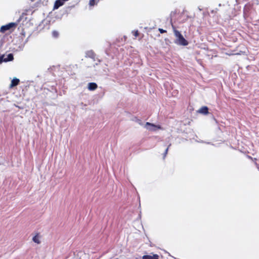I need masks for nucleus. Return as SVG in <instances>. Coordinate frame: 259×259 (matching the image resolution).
Instances as JSON below:
<instances>
[{"instance_id":"obj_4","label":"nucleus","mask_w":259,"mask_h":259,"mask_svg":"<svg viewBox=\"0 0 259 259\" xmlns=\"http://www.w3.org/2000/svg\"><path fill=\"white\" fill-rule=\"evenodd\" d=\"M13 59V55L12 53L9 54L7 56L5 55H1V62L12 61Z\"/></svg>"},{"instance_id":"obj_7","label":"nucleus","mask_w":259,"mask_h":259,"mask_svg":"<svg viewBox=\"0 0 259 259\" xmlns=\"http://www.w3.org/2000/svg\"><path fill=\"white\" fill-rule=\"evenodd\" d=\"M198 112L204 115H207L208 114V108L206 106H203L199 109Z\"/></svg>"},{"instance_id":"obj_8","label":"nucleus","mask_w":259,"mask_h":259,"mask_svg":"<svg viewBox=\"0 0 259 259\" xmlns=\"http://www.w3.org/2000/svg\"><path fill=\"white\" fill-rule=\"evenodd\" d=\"M142 259H159V255L157 254H154L153 255H144L142 257Z\"/></svg>"},{"instance_id":"obj_10","label":"nucleus","mask_w":259,"mask_h":259,"mask_svg":"<svg viewBox=\"0 0 259 259\" xmlns=\"http://www.w3.org/2000/svg\"><path fill=\"white\" fill-rule=\"evenodd\" d=\"M40 236L39 233H37L32 238L33 242L37 244H40V241L39 240Z\"/></svg>"},{"instance_id":"obj_11","label":"nucleus","mask_w":259,"mask_h":259,"mask_svg":"<svg viewBox=\"0 0 259 259\" xmlns=\"http://www.w3.org/2000/svg\"><path fill=\"white\" fill-rule=\"evenodd\" d=\"M27 15L26 12L23 13L20 16L19 18L17 20L16 22H18V24L19 23V22L23 19H25V20H26L27 17H26Z\"/></svg>"},{"instance_id":"obj_5","label":"nucleus","mask_w":259,"mask_h":259,"mask_svg":"<svg viewBox=\"0 0 259 259\" xmlns=\"http://www.w3.org/2000/svg\"><path fill=\"white\" fill-rule=\"evenodd\" d=\"M64 1L63 0H56L54 5V9H57L60 7L63 6L64 5Z\"/></svg>"},{"instance_id":"obj_17","label":"nucleus","mask_w":259,"mask_h":259,"mask_svg":"<svg viewBox=\"0 0 259 259\" xmlns=\"http://www.w3.org/2000/svg\"><path fill=\"white\" fill-rule=\"evenodd\" d=\"M247 7L248 6L247 5H245V6L244 7V12L246 10Z\"/></svg>"},{"instance_id":"obj_15","label":"nucleus","mask_w":259,"mask_h":259,"mask_svg":"<svg viewBox=\"0 0 259 259\" xmlns=\"http://www.w3.org/2000/svg\"><path fill=\"white\" fill-rule=\"evenodd\" d=\"M139 34V31L138 30H136L134 32V35L135 37H137Z\"/></svg>"},{"instance_id":"obj_2","label":"nucleus","mask_w":259,"mask_h":259,"mask_svg":"<svg viewBox=\"0 0 259 259\" xmlns=\"http://www.w3.org/2000/svg\"><path fill=\"white\" fill-rule=\"evenodd\" d=\"M18 25V22H11L8 24L1 26V32H5L7 30L12 28H15Z\"/></svg>"},{"instance_id":"obj_1","label":"nucleus","mask_w":259,"mask_h":259,"mask_svg":"<svg viewBox=\"0 0 259 259\" xmlns=\"http://www.w3.org/2000/svg\"><path fill=\"white\" fill-rule=\"evenodd\" d=\"M171 25L174 30V34L176 37L177 38V43L180 45L184 46L188 45V42L187 41V40L185 39V38L183 37V36L180 33V32L176 29L175 27L172 24H171Z\"/></svg>"},{"instance_id":"obj_9","label":"nucleus","mask_w":259,"mask_h":259,"mask_svg":"<svg viewBox=\"0 0 259 259\" xmlns=\"http://www.w3.org/2000/svg\"><path fill=\"white\" fill-rule=\"evenodd\" d=\"M97 88L98 85L95 82H90L88 84V89L90 91L95 90Z\"/></svg>"},{"instance_id":"obj_16","label":"nucleus","mask_w":259,"mask_h":259,"mask_svg":"<svg viewBox=\"0 0 259 259\" xmlns=\"http://www.w3.org/2000/svg\"><path fill=\"white\" fill-rule=\"evenodd\" d=\"M168 147H167L166 150H165V155L167 154V151H168Z\"/></svg>"},{"instance_id":"obj_3","label":"nucleus","mask_w":259,"mask_h":259,"mask_svg":"<svg viewBox=\"0 0 259 259\" xmlns=\"http://www.w3.org/2000/svg\"><path fill=\"white\" fill-rule=\"evenodd\" d=\"M145 126L147 127V128L150 131H155L157 129L161 128L160 125H156L148 122H147L146 123Z\"/></svg>"},{"instance_id":"obj_14","label":"nucleus","mask_w":259,"mask_h":259,"mask_svg":"<svg viewBox=\"0 0 259 259\" xmlns=\"http://www.w3.org/2000/svg\"><path fill=\"white\" fill-rule=\"evenodd\" d=\"M158 30L161 33H165L166 32V31L165 30H164L162 28H159L158 29Z\"/></svg>"},{"instance_id":"obj_6","label":"nucleus","mask_w":259,"mask_h":259,"mask_svg":"<svg viewBox=\"0 0 259 259\" xmlns=\"http://www.w3.org/2000/svg\"><path fill=\"white\" fill-rule=\"evenodd\" d=\"M20 80L17 78L13 79L10 85V88H13L19 84Z\"/></svg>"},{"instance_id":"obj_13","label":"nucleus","mask_w":259,"mask_h":259,"mask_svg":"<svg viewBox=\"0 0 259 259\" xmlns=\"http://www.w3.org/2000/svg\"><path fill=\"white\" fill-rule=\"evenodd\" d=\"M95 0H90L89 4L90 6H94L95 5Z\"/></svg>"},{"instance_id":"obj_12","label":"nucleus","mask_w":259,"mask_h":259,"mask_svg":"<svg viewBox=\"0 0 259 259\" xmlns=\"http://www.w3.org/2000/svg\"><path fill=\"white\" fill-rule=\"evenodd\" d=\"M52 35L53 37L57 38L59 36V33L58 31L54 30L52 32Z\"/></svg>"}]
</instances>
